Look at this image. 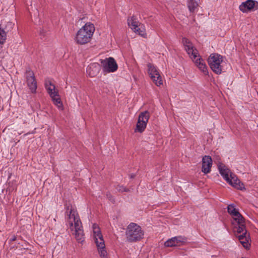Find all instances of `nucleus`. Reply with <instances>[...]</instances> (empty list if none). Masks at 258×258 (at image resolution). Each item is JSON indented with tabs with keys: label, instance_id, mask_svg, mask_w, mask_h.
<instances>
[{
	"label": "nucleus",
	"instance_id": "3",
	"mask_svg": "<svg viewBox=\"0 0 258 258\" xmlns=\"http://www.w3.org/2000/svg\"><path fill=\"white\" fill-rule=\"evenodd\" d=\"M184 49L191 59L194 61L197 67L205 75L208 74L207 67L204 60L201 57L198 50L195 48L192 43L187 38L182 39Z\"/></svg>",
	"mask_w": 258,
	"mask_h": 258
},
{
	"label": "nucleus",
	"instance_id": "10",
	"mask_svg": "<svg viewBox=\"0 0 258 258\" xmlns=\"http://www.w3.org/2000/svg\"><path fill=\"white\" fill-rule=\"evenodd\" d=\"M26 78L27 86L31 90V92L33 93H36L37 82L33 71L30 69L27 70L26 72Z\"/></svg>",
	"mask_w": 258,
	"mask_h": 258
},
{
	"label": "nucleus",
	"instance_id": "23",
	"mask_svg": "<svg viewBox=\"0 0 258 258\" xmlns=\"http://www.w3.org/2000/svg\"><path fill=\"white\" fill-rule=\"evenodd\" d=\"M198 6V3L195 0H188L187 1V7L191 13L194 12Z\"/></svg>",
	"mask_w": 258,
	"mask_h": 258
},
{
	"label": "nucleus",
	"instance_id": "2",
	"mask_svg": "<svg viewBox=\"0 0 258 258\" xmlns=\"http://www.w3.org/2000/svg\"><path fill=\"white\" fill-rule=\"evenodd\" d=\"M95 30L93 24L86 23L76 33L74 37L75 43L79 45H83L90 43L92 41Z\"/></svg>",
	"mask_w": 258,
	"mask_h": 258
},
{
	"label": "nucleus",
	"instance_id": "4",
	"mask_svg": "<svg viewBox=\"0 0 258 258\" xmlns=\"http://www.w3.org/2000/svg\"><path fill=\"white\" fill-rule=\"evenodd\" d=\"M92 228L93 237L100 257L108 258L107 252L105 248L104 240L100 228L97 224H93Z\"/></svg>",
	"mask_w": 258,
	"mask_h": 258
},
{
	"label": "nucleus",
	"instance_id": "9",
	"mask_svg": "<svg viewBox=\"0 0 258 258\" xmlns=\"http://www.w3.org/2000/svg\"><path fill=\"white\" fill-rule=\"evenodd\" d=\"M100 61L102 67V70L105 73L114 72L118 68L115 59L111 57L104 59H100Z\"/></svg>",
	"mask_w": 258,
	"mask_h": 258
},
{
	"label": "nucleus",
	"instance_id": "20",
	"mask_svg": "<svg viewBox=\"0 0 258 258\" xmlns=\"http://www.w3.org/2000/svg\"><path fill=\"white\" fill-rule=\"evenodd\" d=\"M45 86L50 96L51 95V94H54V93L58 92L55 89V86L49 80L45 81Z\"/></svg>",
	"mask_w": 258,
	"mask_h": 258
},
{
	"label": "nucleus",
	"instance_id": "12",
	"mask_svg": "<svg viewBox=\"0 0 258 258\" xmlns=\"http://www.w3.org/2000/svg\"><path fill=\"white\" fill-rule=\"evenodd\" d=\"M212 165V160L210 156H205L202 159V171L205 174L210 173Z\"/></svg>",
	"mask_w": 258,
	"mask_h": 258
},
{
	"label": "nucleus",
	"instance_id": "21",
	"mask_svg": "<svg viewBox=\"0 0 258 258\" xmlns=\"http://www.w3.org/2000/svg\"><path fill=\"white\" fill-rule=\"evenodd\" d=\"M127 24L128 26L132 30H134L136 28L138 27V26L139 25L140 23L136 18H135L134 16H132L128 18Z\"/></svg>",
	"mask_w": 258,
	"mask_h": 258
},
{
	"label": "nucleus",
	"instance_id": "22",
	"mask_svg": "<svg viewBox=\"0 0 258 258\" xmlns=\"http://www.w3.org/2000/svg\"><path fill=\"white\" fill-rule=\"evenodd\" d=\"M133 30L137 34L142 36L143 37H145L146 36L145 26L141 24H139V25L138 26V27L136 28L135 29Z\"/></svg>",
	"mask_w": 258,
	"mask_h": 258
},
{
	"label": "nucleus",
	"instance_id": "14",
	"mask_svg": "<svg viewBox=\"0 0 258 258\" xmlns=\"http://www.w3.org/2000/svg\"><path fill=\"white\" fill-rule=\"evenodd\" d=\"M227 211L235 221L237 220L241 221L242 218H243L242 216L239 212L238 209H236L233 205H229L227 207Z\"/></svg>",
	"mask_w": 258,
	"mask_h": 258
},
{
	"label": "nucleus",
	"instance_id": "7",
	"mask_svg": "<svg viewBox=\"0 0 258 258\" xmlns=\"http://www.w3.org/2000/svg\"><path fill=\"white\" fill-rule=\"evenodd\" d=\"M149 118L150 113L148 111L141 112L138 117L135 132L139 133L144 132L147 126Z\"/></svg>",
	"mask_w": 258,
	"mask_h": 258
},
{
	"label": "nucleus",
	"instance_id": "24",
	"mask_svg": "<svg viewBox=\"0 0 258 258\" xmlns=\"http://www.w3.org/2000/svg\"><path fill=\"white\" fill-rule=\"evenodd\" d=\"M173 239L175 241L176 246H179L186 242L187 240L185 237H182L181 236L174 237Z\"/></svg>",
	"mask_w": 258,
	"mask_h": 258
},
{
	"label": "nucleus",
	"instance_id": "27",
	"mask_svg": "<svg viewBox=\"0 0 258 258\" xmlns=\"http://www.w3.org/2000/svg\"><path fill=\"white\" fill-rule=\"evenodd\" d=\"M116 189L119 192H127L129 191L128 189L126 188L125 187L121 185H117L116 187Z\"/></svg>",
	"mask_w": 258,
	"mask_h": 258
},
{
	"label": "nucleus",
	"instance_id": "18",
	"mask_svg": "<svg viewBox=\"0 0 258 258\" xmlns=\"http://www.w3.org/2000/svg\"><path fill=\"white\" fill-rule=\"evenodd\" d=\"M237 237L240 243L243 245V246L245 248L248 249L250 246V244L249 242L250 240L249 234H240L239 235H237Z\"/></svg>",
	"mask_w": 258,
	"mask_h": 258
},
{
	"label": "nucleus",
	"instance_id": "1",
	"mask_svg": "<svg viewBox=\"0 0 258 258\" xmlns=\"http://www.w3.org/2000/svg\"><path fill=\"white\" fill-rule=\"evenodd\" d=\"M68 223L76 240L79 243H82L84 241V230L79 215L75 209L71 208L69 211Z\"/></svg>",
	"mask_w": 258,
	"mask_h": 258
},
{
	"label": "nucleus",
	"instance_id": "11",
	"mask_svg": "<svg viewBox=\"0 0 258 258\" xmlns=\"http://www.w3.org/2000/svg\"><path fill=\"white\" fill-rule=\"evenodd\" d=\"M239 9L243 13L257 10L258 2L254 0H247L240 5Z\"/></svg>",
	"mask_w": 258,
	"mask_h": 258
},
{
	"label": "nucleus",
	"instance_id": "13",
	"mask_svg": "<svg viewBox=\"0 0 258 258\" xmlns=\"http://www.w3.org/2000/svg\"><path fill=\"white\" fill-rule=\"evenodd\" d=\"M226 181L231 186L238 189L242 190L244 188V184L240 182L234 174H230L229 180H226Z\"/></svg>",
	"mask_w": 258,
	"mask_h": 258
},
{
	"label": "nucleus",
	"instance_id": "8",
	"mask_svg": "<svg viewBox=\"0 0 258 258\" xmlns=\"http://www.w3.org/2000/svg\"><path fill=\"white\" fill-rule=\"evenodd\" d=\"M148 72L152 81L157 86H160L163 84L162 77L157 68L151 63H148Z\"/></svg>",
	"mask_w": 258,
	"mask_h": 258
},
{
	"label": "nucleus",
	"instance_id": "17",
	"mask_svg": "<svg viewBox=\"0 0 258 258\" xmlns=\"http://www.w3.org/2000/svg\"><path fill=\"white\" fill-rule=\"evenodd\" d=\"M87 72L91 77L96 76L99 72V67L97 63L90 64L87 68Z\"/></svg>",
	"mask_w": 258,
	"mask_h": 258
},
{
	"label": "nucleus",
	"instance_id": "25",
	"mask_svg": "<svg viewBox=\"0 0 258 258\" xmlns=\"http://www.w3.org/2000/svg\"><path fill=\"white\" fill-rule=\"evenodd\" d=\"M164 245L166 247H173V246H176L175 244V241L173 239V237L171 238V239H168L164 243Z\"/></svg>",
	"mask_w": 258,
	"mask_h": 258
},
{
	"label": "nucleus",
	"instance_id": "15",
	"mask_svg": "<svg viewBox=\"0 0 258 258\" xmlns=\"http://www.w3.org/2000/svg\"><path fill=\"white\" fill-rule=\"evenodd\" d=\"M218 168L219 169L220 174L222 176L224 179L226 181L229 180L230 174H233L225 165L221 163H219L218 164Z\"/></svg>",
	"mask_w": 258,
	"mask_h": 258
},
{
	"label": "nucleus",
	"instance_id": "26",
	"mask_svg": "<svg viewBox=\"0 0 258 258\" xmlns=\"http://www.w3.org/2000/svg\"><path fill=\"white\" fill-rule=\"evenodd\" d=\"M14 23L12 22H8L6 25L5 29L8 31L12 30L14 26Z\"/></svg>",
	"mask_w": 258,
	"mask_h": 258
},
{
	"label": "nucleus",
	"instance_id": "19",
	"mask_svg": "<svg viewBox=\"0 0 258 258\" xmlns=\"http://www.w3.org/2000/svg\"><path fill=\"white\" fill-rule=\"evenodd\" d=\"M50 96L53 100L54 104L56 105L59 108H61L62 107V104L58 92L54 93V94H51Z\"/></svg>",
	"mask_w": 258,
	"mask_h": 258
},
{
	"label": "nucleus",
	"instance_id": "6",
	"mask_svg": "<svg viewBox=\"0 0 258 258\" xmlns=\"http://www.w3.org/2000/svg\"><path fill=\"white\" fill-rule=\"evenodd\" d=\"M208 62L211 69L216 74H220L223 70V56L219 54L214 53L210 55Z\"/></svg>",
	"mask_w": 258,
	"mask_h": 258
},
{
	"label": "nucleus",
	"instance_id": "16",
	"mask_svg": "<svg viewBox=\"0 0 258 258\" xmlns=\"http://www.w3.org/2000/svg\"><path fill=\"white\" fill-rule=\"evenodd\" d=\"M235 222L237 224V226H235L234 229L235 232H236L237 234L243 235L247 234V230L245 228L244 218H242L241 221L237 220Z\"/></svg>",
	"mask_w": 258,
	"mask_h": 258
},
{
	"label": "nucleus",
	"instance_id": "5",
	"mask_svg": "<svg viewBox=\"0 0 258 258\" xmlns=\"http://www.w3.org/2000/svg\"><path fill=\"white\" fill-rule=\"evenodd\" d=\"M144 235L142 228L136 223H131L126 228L125 235L128 242L140 241L143 238Z\"/></svg>",
	"mask_w": 258,
	"mask_h": 258
}]
</instances>
